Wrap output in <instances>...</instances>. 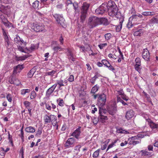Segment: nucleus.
Returning a JSON list of instances; mask_svg holds the SVG:
<instances>
[{"label":"nucleus","instance_id":"2","mask_svg":"<svg viewBox=\"0 0 158 158\" xmlns=\"http://www.w3.org/2000/svg\"><path fill=\"white\" fill-rule=\"evenodd\" d=\"M99 18L96 16L90 17L88 20V26L90 29L94 28L99 25Z\"/></svg>","mask_w":158,"mask_h":158},{"label":"nucleus","instance_id":"49","mask_svg":"<svg viewBox=\"0 0 158 158\" xmlns=\"http://www.w3.org/2000/svg\"><path fill=\"white\" fill-rule=\"evenodd\" d=\"M98 78L97 76L95 75L94 77L91 78L90 80V82L93 85H94L95 82L96 80Z\"/></svg>","mask_w":158,"mask_h":158},{"label":"nucleus","instance_id":"32","mask_svg":"<svg viewBox=\"0 0 158 158\" xmlns=\"http://www.w3.org/2000/svg\"><path fill=\"white\" fill-rule=\"evenodd\" d=\"M17 48L19 51L27 53L28 54L30 52V50H27L26 48L25 49H24L23 47H21L20 45L17 46Z\"/></svg>","mask_w":158,"mask_h":158},{"label":"nucleus","instance_id":"23","mask_svg":"<svg viewBox=\"0 0 158 158\" xmlns=\"http://www.w3.org/2000/svg\"><path fill=\"white\" fill-rule=\"evenodd\" d=\"M31 56V55L27 54L23 56H15V60L16 61H23L25 60L27 58Z\"/></svg>","mask_w":158,"mask_h":158},{"label":"nucleus","instance_id":"28","mask_svg":"<svg viewBox=\"0 0 158 158\" xmlns=\"http://www.w3.org/2000/svg\"><path fill=\"white\" fill-rule=\"evenodd\" d=\"M99 9H101L102 10H103L104 13L108 11V8L107 7V3L105 2L103 3L99 6Z\"/></svg>","mask_w":158,"mask_h":158},{"label":"nucleus","instance_id":"9","mask_svg":"<svg viewBox=\"0 0 158 158\" xmlns=\"http://www.w3.org/2000/svg\"><path fill=\"white\" fill-rule=\"evenodd\" d=\"M75 140L74 138L71 137L68 139L66 141L64 145L66 148L73 147L75 145Z\"/></svg>","mask_w":158,"mask_h":158},{"label":"nucleus","instance_id":"15","mask_svg":"<svg viewBox=\"0 0 158 158\" xmlns=\"http://www.w3.org/2000/svg\"><path fill=\"white\" fill-rule=\"evenodd\" d=\"M81 127L80 126L78 127V128L76 129L71 134V135L77 139H78L81 133Z\"/></svg>","mask_w":158,"mask_h":158},{"label":"nucleus","instance_id":"43","mask_svg":"<svg viewBox=\"0 0 158 158\" xmlns=\"http://www.w3.org/2000/svg\"><path fill=\"white\" fill-rule=\"evenodd\" d=\"M63 48H62L61 47L59 46H55L53 48V50L55 52H57L58 51H63Z\"/></svg>","mask_w":158,"mask_h":158},{"label":"nucleus","instance_id":"27","mask_svg":"<svg viewBox=\"0 0 158 158\" xmlns=\"http://www.w3.org/2000/svg\"><path fill=\"white\" fill-rule=\"evenodd\" d=\"M124 19L123 18L120 19V22L119 24L118 25H116L115 27V30L117 32H119L120 31L122 28L123 23Z\"/></svg>","mask_w":158,"mask_h":158},{"label":"nucleus","instance_id":"61","mask_svg":"<svg viewBox=\"0 0 158 158\" xmlns=\"http://www.w3.org/2000/svg\"><path fill=\"white\" fill-rule=\"evenodd\" d=\"M6 98L8 101L10 102H11L12 100V98L11 95L9 94L6 96Z\"/></svg>","mask_w":158,"mask_h":158},{"label":"nucleus","instance_id":"58","mask_svg":"<svg viewBox=\"0 0 158 158\" xmlns=\"http://www.w3.org/2000/svg\"><path fill=\"white\" fill-rule=\"evenodd\" d=\"M135 69L138 71L139 73H140L141 71V65H139L138 66V65H135Z\"/></svg>","mask_w":158,"mask_h":158},{"label":"nucleus","instance_id":"41","mask_svg":"<svg viewBox=\"0 0 158 158\" xmlns=\"http://www.w3.org/2000/svg\"><path fill=\"white\" fill-rule=\"evenodd\" d=\"M143 31L142 29H139L136 31H135L134 33V35L135 36H140L141 34L143 33Z\"/></svg>","mask_w":158,"mask_h":158},{"label":"nucleus","instance_id":"34","mask_svg":"<svg viewBox=\"0 0 158 158\" xmlns=\"http://www.w3.org/2000/svg\"><path fill=\"white\" fill-rule=\"evenodd\" d=\"M142 14L144 16H148L154 15H155V13L153 11H145L143 12Z\"/></svg>","mask_w":158,"mask_h":158},{"label":"nucleus","instance_id":"25","mask_svg":"<svg viewBox=\"0 0 158 158\" xmlns=\"http://www.w3.org/2000/svg\"><path fill=\"white\" fill-rule=\"evenodd\" d=\"M45 75L46 76H50L52 77H53L54 76V78H56L57 77V73L56 71L52 70L51 71L46 73Z\"/></svg>","mask_w":158,"mask_h":158},{"label":"nucleus","instance_id":"21","mask_svg":"<svg viewBox=\"0 0 158 158\" xmlns=\"http://www.w3.org/2000/svg\"><path fill=\"white\" fill-rule=\"evenodd\" d=\"M136 15H133L130 17L129 18L128 22L127 25V27L129 29L132 27L133 24H132V21L133 19H136Z\"/></svg>","mask_w":158,"mask_h":158},{"label":"nucleus","instance_id":"4","mask_svg":"<svg viewBox=\"0 0 158 158\" xmlns=\"http://www.w3.org/2000/svg\"><path fill=\"white\" fill-rule=\"evenodd\" d=\"M44 120L45 124L52 122V124H53L54 122L56 123L57 118L56 116L54 115L51 114L49 116L45 115L44 117Z\"/></svg>","mask_w":158,"mask_h":158},{"label":"nucleus","instance_id":"6","mask_svg":"<svg viewBox=\"0 0 158 158\" xmlns=\"http://www.w3.org/2000/svg\"><path fill=\"white\" fill-rule=\"evenodd\" d=\"M98 95L97 104L99 106H102L105 104L106 100V95L104 93L99 94Z\"/></svg>","mask_w":158,"mask_h":158},{"label":"nucleus","instance_id":"17","mask_svg":"<svg viewBox=\"0 0 158 158\" xmlns=\"http://www.w3.org/2000/svg\"><path fill=\"white\" fill-rule=\"evenodd\" d=\"M135 112L132 110H128L126 113L125 118L129 120L131 119L135 115Z\"/></svg>","mask_w":158,"mask_h":158},{"label":"nucleus","instance_id":"40","mask_svg":"<svg viewBox=\"0 0 158 158\" xmlns=\"http://www.w3.org/2000/svg\"><path fill=\"white\" fill-rule=\"evenodd\" d=\"M117 131L119 133L124 134H129V132L128 131H126L122 128L118 129L117 130Z\"/></svg>","mask_w":158,"mask_h":158},{"label":"nucleus","instance_id":"42","mask_svg":"<svg viewBox=\"0 0 158 158\" xmlns=\"http://www.w3.org/2000/svg\"><path fill=\"white\" fill-rule=\"evenodd\" d=\"M23 68V65L19 64L14 69V71L19 72Z\"/></svg>","mask_w":158,"mask_h":158},{"label":"nucleus","instance_id":"36","mask_svg":"<svg viewBox=\"0 0 158 158\" xmlns=\"http://www.w3.org/2000/svg\"><path fill=\"white\" fill-rule=\"evenodd\" d=\"M31 91L30 89H24L20 90V94L23 96H24L27 93H29Z\"/></svg>","mask_w":158,"mask_h":158},{"label":"nucleus","instance_id":"12","mask_svg":"<svg viewBox=\"0 0 158 158\" xmlns=\"http://www.w3.org/2000/svg\"><path fill=\"white\" fill-rule=\"evenodd\" d=\"M66 4L67 6V9L70 6H73L74 9L75 10V12H78L79 11L78 5L77 3H73L71 0H68L67 1Z\"/></svg>","mask_w":158,"mask_h":158},{"label":"nucleus","instance_id":"3","mask_svg":"<svg viewBox=\"0 0 158 158\" xmlns=\"http://www.w3.org/2000/svg\"><path fill=\"white\" fill-rule=\"evenodd\" d=\"M118 9L117 6H114L112 8L110 9L108 8V13L109 16L112 17L115 16L116 17L118 18L120 13L118 12Z\"/></svg>","mask_w":158,"mask_h":158},{"label":"nucleus","instance_id":"59","mask_svg":"<svg viewBox=\"0 0 158 158\" xmlns=\"http://www.w3.org/2000/svg\"><path fill=\"white\" fill-rule=\"evenodd\" d=\"M23 104L25 106L26 108H27L30 107L31 103L28 101H25L23 102Z\"/></svg>","mask_w":158,"mask_h":158},{"label":"nucleus","instance_id":"18","mask_svg":"<svg viewBox=\"0 0 158 158\" xmlns=\"http://www.w3.org/2000/svg\"><path fill=\"white\" fill-rule=\"evenodd\" d=\"M14 40L15 43L19 45L23 44L24 45H25L26 44V43L22 39H21L19 36L17 35L14 38Z\"/></svg>","mask_w":158,"mask_h":158},{"label":"nucleus","instance_id":"54","mask_svg":"<svg viewBox=\"0 0 158 158\" xmlns=\"http://www.w3.org/2000/svg\"><path fill=\"white\" fill-rule=\"evenodd\" d=\"M107 45V43H105L103 44H100L98 45V46L101 49H103Z\"/></svg>","mask_w":158,"mask_h":158},{"label":"nucleus","instance_id":"60","mask_svg":"<svg viewBox=\"0 0 158 158\" xmlns=\"http://www.w3.org/2000/svg\"><path fill=\"white\" fill-rule=\"evenodd\" d=\"M92 121L95 125H96L98 122H99L98 120V119H97V118L95 117H94L92 119Z\"/></svg>","mask_w":158,"mask_h":158},{"label":"nucleus","instance_id":"31","mask_svg":"<svg viewBox=\"0 0 158 158\" xmlns=\"http://www.w3.org/2000/svg\"><path fill=\"white\" fill-rule=\"evenodd\" d=\"M67 81L66 80L64 81H63L61 79L57 80L56 81V82L57 85H59V88H60L62 86H64V85L63 83H66L67 82Z\"/></svg>","mask_w":158,"mask_h":158},{"label":"nucleus","instance_id":"20","mask_svg":"<svg viewBox=\"0 0 158 158\" xmlns=\"http://www.w3.org/2000/svg\"><path fill=\"white\" fill-rule=\"evenodd\" d=\"M101 62L104 65L108 68L109 69L112 71L114 70V68L111 65L107 60L104 59L102 60Z\"/></svg>","mask_w":158,"mask_h":158},{"label":"nucleus","instance_id":"44","mask_svg":"<svg viewBox=\"0 0 158 158\" xmlns=\"http://www.w3.org/2000/svg\"><path fill=\"white\" fill-rule=\"evenodd\" d=\"M35 72L34 69H31L27 73L28 77L30 78H31Z\"/></svg>","mask_w":158,"mask_h":158},{"label":"nucleus","instance_id":"10","mask_svg":"<svg viewBox=\"0 0 158 158\" xmlns=\"http://www.w3.org/2000/svg\"><path fill=\"white\" fill-rule=\"evenodd\" d=\"M128 143L130 145H135L141 142V139H139L136 136L132 137L128 139Z\"/></svg>","mask_w":158,"mask_h":158},{"label":"nucleus","instance_id":"8","mask_svg":"<svg viewBox=\"0 0 158 158\" xmlns=\"http://www.w3.org/2000/svg\"><path fill=\"white\" fill-rule=\"evenodd\" d=\"M44 25L37 24L33 23L31 26V28L36 32L42 31L45 30Z\"/></svg>","mask_w":158,"mask_h":158},{"label":"nucleus","instance_id":"56","mask_svg":"<svg viewBox=\"0 0 158 158\" xmlns=\"http://www.w3.org/2000/svg\"><path fill=\"white\" fill-rule=\"evenodd\" d=\"M68 81L69 82H73L74 81V77L73 75H70L67 79Z\"/></svg>","mask_w":158,"mask_h":158},{"label":"nucleus","instance_id":"55","mask_svg":"<svg viewBox=\"0 0 158 158\" xmlns=\"http://www.w3.org/2000/svg\"><path fill=\"white\" fill-rule=\"evenodd\" d=\"M135 65H141V60L140 59L139 57L136 58L135 59Z\"/></svg>","mask_w":158,"mask_h":158},{"label":"nucleus","instance_id":"16","mask_svg":"<svg viewBox=\"0 0 158 158\" xmlns=\"http://www.w3.org/2000/svg\"><path fill=\"white\" fill-rule=\"evenodd\" d=\"M9 81L10 84L16 85H19L21 84L20 81L15 77L13 76L10 77Z\"/></svg>","mask_w":158,"mask_h":158},{"label":"nucleus","instance_id":"37","mask_svg":"<svg viewBox=\"0 0 158 158\" xmlns=\"http://www.w3.org/2000/svg\"><path fill=\"white\" fill-rule=\"evenodd\" d=\"M101 151L100 149H98L95 151L93 154L92 156L94 158H97L99 157V153Z\"/></svg>","mask_w":158,"mask_h":158},{"label":"nucleus","instance_id":"24","mask_svg":"<svg viewBox=\"0 0 158 158\" xmlns=\"http://www.w3.org/2000/svg\"><path fill=\"white\" fill-rule=\"evenodd\" d=\"M140 152L142 156L150 157L151 156V153L148 152L146 150H141Z\"/></svg>","mask_w":158,"mask_h":158},{"label":"nucleus","instance_id":"51","mask_svg":"<svg viewBox=\"0 0 158 158\" xmlns=\"http://www.w3.org/2000/svg\"><path fill=\"white\" fill-rule=\"evenodd\" d=\"M105 39L107 40H108L111 38L112 35L110 33H106L104 35Z\"/></svg>","mask_w":158,"mask_h":158},{"label":"nucleus","instance_id":"35","mask_svg":"<svg viewBox=\"0 0 158 158\" xmlns=\"http://www.w3.org/2000/svg\"><path fill=\"white\" fill-rule=\"evenodd\" d=\"M100 23L99 25L103 24L104 25L107 24V20L105 18H99Z\"/></svg>","mask_w":158,"mask_h":158},{"label":"nucleus","instance_id":"33","mask_svg":"<svg viewBox=\"0 0 158 158\" xmlns=\"http://www.w3.org/2000/svg\"><path fill=\"white\" fill-rule=\"evenodd\" d=\"M99 88V86L98 84L95 85L92 88L90 93L92 94H94L98 90Z\"/></svg>","mask_w":158,"mask_h":158},{"label":"nucleus","instance_id":"39","mask_svg":"<svg viewBox=\"0 0 158 158\" xmlns=\"http://www.w3.org/2000/svg\"><path fill=\"white\" fill-rule=\"evenodd\" d=\"M100 106H99V115H104L106 112V110L105 109H103Z\"/></svg>","mask_w":158,"mask_h":158},{"label":"nucleus","instance_id":"7","mask_svg":"<svg viewBox=\"0 0 158 158\" xmlns=\"http://www.w3.org/2000/svg\"><path fill=\"white\" fill-rule=\"evenodd\" d=\"M67 50V55L68 57L69 61L71 63H73V62L75 60L76 56H75L72 51V50L69 48H66Z\"/></svg>","mask_w":158,"mask_h":158},{"label":"nucleus","instance_id":"48","mask_svg":"<svg viewBox=\"0 0 158 158\" xmlns=\"http://www.w3.org/2000/svg\"><path fill=\"white\" fill-rule=\"evenodd\" d=\"M39 1L36 0L32 3V6L34 9H37L39 6Z\"/></svg>","mask_w":158,"mask_h":158},{"label":"nucleus","instance_id":"14","mask_svg":"<svg viewBox=\"0 0 158 158\" xmlns=\"http://www.w3.org/2000/svg\"><path fill=\"white\" fill-rule=\"evenodd\" d=\"M142 57L145 60L149 61V60L150 53L149 51L147 48L143 49L142 53Z\"/></svg>","mask_w":158,"mask_h":158},{"label":"nucleus","instance_id":"46","mask_svg":"<svg viewBox=\"0 0 158 158\" xmlns=\"http://www.w3.org/2000/svg\"><path fill=\"white\" fill-rule=\"evenodd\" d=\"M95 13L97 14L98 15H102L104 13L103 10L99 9V7L96 10Z\"/></svg>","mask_w":158,"mask_h":158},{"label":"nucleus","instance_id":"52","mask_svg":"<svg viewBox=\"0 0 158 158\" xmlns=\"http://www.w3.org/2000/svg\"><path fill=\"white\" fill-rule=\"evenodd\" d=\"M0 2L2 4H8L12 2V0H0Z\"/></svg>","mask_w":158,"mask_h":158},{"label":"nucleus","instance_id":"50","mask_svg":"<svg viewBox=\"0 0 158 158\" xmlns=\"http://www.w3.org/2000/svg\"><path fill=\"white\" fill-rule=\"evenodd\" d=\"M36 94L35 92L34 91H32L30 97L31 99H33L36 98Z\"/></svg>","mask_w":158,"mask_h":158},{"label":"nucleus","instance_id":"53","mask_svg":"<svg viewBox=\"0 0 158 158\" xmlns=\"http://www.w3.org/2000/svg\"><path fill=\"white\" fill-rule=\"evenodd\" d=\"M116 111L115 109H114L112 110L110 109L108 110V112L111 115H114L116 113Z\"/></svg>","mask_w":158,"mask_h":158},{"label":"nucleus","instance_id":"64","mask_svg":"<svg viewBox=\"0 0 158 158\" xmlns=\"http://www.w3.org/2000/svg\"><path fill=\"white\" fill-rule=\"evenodd\" d=\"M64 102L62 99H59L58 105L60 106H64Z\"/></svg>","mask_w":158,"mask_h":158},{"label":"nucleus","instance_id":"38","mask_svg":"<svg viewBox=\"0 0 158 158\" xmlns=\"http://www.w3.org/2000/svg\"><path fill=\"white\" fill-rule=\"evenodd\" d=\"M107 4L108 8L110 9L113 8L114 6H116L115 3L112 1H109Z\"/></svg>","mask_w":158,"mask_h":158},{"label":"nucleus","instance_id":"63","mask_svg":"<svg viewBox=\"0 0 158 158\" xmlns=\"http://www.w3.org/2000/svg\"><path fill=\"white\" fill-rule=\"evenodd\" d=\"M45 108L49 110H51V106L48 103L45 104Z\"/></svg>","mask_w":158,"mask_h":158},{"label":"nucleus","instance_id":"11","mask_svg":"<svg viewBox=\"0 0 158 158\" xmlns=\"http://www.w3.org/2000/svg\"><path fill=\"white\" fill-rule=\"evenodd\" d=\"M146 121L148 123V124L149 127L152 129H156L158 131V124H156L152 121L150 118L146 119Z\"/></svg>","mask_w":158,"mask_h":158},{"label":"nucleus","instance_id":"19","mask_svg":"<svg viewBox=\"0 0 158 158\" xmlns=\"http://www.w3.org/2000/svg\"><path fill=\"white\" fill-rule=\"evenodd\" d=\"M57 86V84H55L49 88L46 91V96L49 97L51 94L53 92Z\"/></svg>","mask_w":158,"mask_h":158},{"label":"nucleus","instance_id":"62","mask_svg":"<svg viewBox=\"0 0 158 158\" xmlns=\"http://www.w3.org/2000/svg\"><path fill=\"white\" fill-rule=\"evenodd\" d=\"M35 49V46L34 45H31V46L29 48H26L27 50H30V52L32 51H34V49Z\"/></svg>","mask_w":158,"mask_h":158},{"label":"nucleus","instance_id":"1","mask_svg":"<svg viewBox=\"0 0 158 158\" xmlns=\"http://www.w3.org/2000/svg\"><path fill=\"white\" fill-rule=\"evenodd\" d=\"M89 6V4L85 2L81 8V22L83 23L86 17L87 12Z\"/></svg>","mask_w":158,"mask_h":158},{"label":"nucleus","instance_id":"22","mask_svg":"<svg viewBox=\"0 0 158 158\" xmlns=\"http://www.w3.org/2000/svg\"><path fill=\"white\" fill-rule=\"evenodd\" d=\"M2 22L3 23L4 25L8 28L11 27L12 28H14L15 27L14 25L11 23L9 22L7 20V19L6 18L4 20H3Z\"/></svg>","mask_w":158,"mask_h":158},{"label":"nucleus","instance_id":"57","mask_svg":"<svg viewBox=\"0 0 158 158\" xmlns=\"http://www.w3.org/2000/svg\"><path fill=\"white\" fill-rule=\"evenodd\" d=\"M23 127H24V125L23 124L20 130V131H21V138L22 139L23 141V137H24V132L23 131Z\"/></svg>","mask_w":158,"mask_h":158},{"label":"nucleus","instance_id":"26","mask_svg":"<svg viewBox=\"0 0 158 158\" xmlns=\"http://www.w3.org/2000/svg\"><path fill=\"white\" fill-rule=\"evenodd\" d=\"M107 119V117L104 115H99L98 118V121L102 123H105Z\"/></svg>","mask_w":158,"mask_h":158},{"label":"nucleus","instance_id":"30","mask_svg":"<svg viewBox=\"0 0 158 158\" xmlns=\"http://www.w3.org/2000/svg\"><path fill=\"white\" fill-rule=\"evenodd\" d=\"M25 131L28 133H34L35 131V128L31 126H29L26 128Z\"/></svg>","mask_w":158,"mask_h":158},{"label":"nucleus","instance_id":"29","mask_svg":"<svg viewBox=\"0 0 158 158\" xmlns=\"http://www.w3.org/2000/svg\"><path fill=\"white\" fill-rule=\"evenodd\" d=\"M149 23L151 24H157L158 23V17L157 16L153 17L149 20Z\"/></svg>","mask_w":158,"mask_h":158},{"label":"nucleus","instance_id":"47","mask_svg":"<svg viewBox=\"0 0 158 158\" xmlns=\"http://www.w3.org/2000/svg\"><path fill=\"white\" fill-rule=\"evenodd\" d=\"M8 139L9 140V142L10 143L12 146H14V144L13 143L12 136L10 135V134L9 132H8Z\"/></svg>","mask_w":158,"mask_h":158},{"label":"nucleus","instance_id":"45","mask_svg":"<svg viewBox=\"0 0 158 158\" xmlns=\"http://www.w3.org/2000/svg\"><path fill=\"white\" fill-rule=\"evenodd\" d=\"M118 140V139H117L115 140L113 142L111 143L110 144L108 147V148L106 150V152L110 148L113 147L114 145L116 143Z\"/></svg>","mask_w":158,"mask_h":158},{"label":"nucleus","instance_id":"13","mask_svg":"<svg viewBox=\"0 0 158 158\" xmlns=\"http://www.w3.org/2000/svg\"><path fill=\"white\" fill-rule=\"evenodd\" d=\"M10 7L9 5L6 6L2 5L0 7V12L3 13L7 15L9 13Z\"/></svg>","mask_w":158,"mask_h":158},{"label":"nucleus","instance_id":"5","mask_svg":"<svg viewBox=\"0 0 158 158\" xmlns=\"http://www.w3.org/2000/svg\"><path fill=\"white\" fill-rule=\"evenodd\" d=\"M53 17L56 19L57 23L63 27L66 26L64 23V19L62 15L55 14L53 15Z\"/></svg>","mask_w":158,"mask_h":158}]
</instances>
